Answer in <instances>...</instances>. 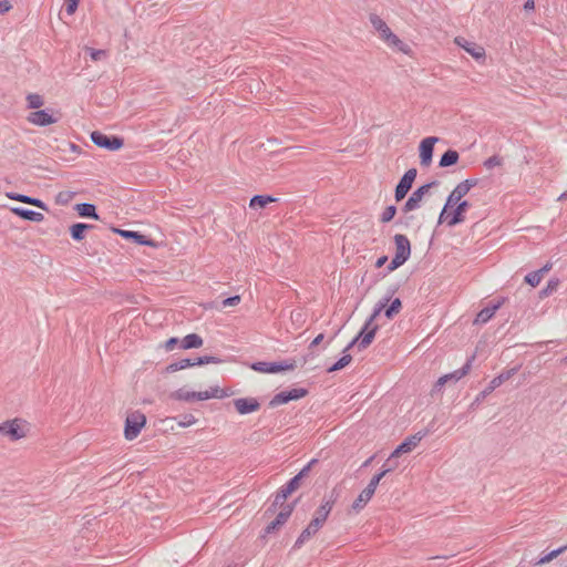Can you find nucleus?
<instances>
[{
    "mask_svg": "<svg viewBox=\"0 0 567 567\" xmlns=\"http://www.w3.org/2000/svg\"><path fill=\"white\" fill-rule=\"evenodd\" d=\"M316 463H317V460H316V458H312V460H311V461H310L306 466H303V467L300 470V472H299L297 475H295V477H296V478H299V482H301V480H302L303 477L308 476V474H309V472H310V470H311L312 465H313V464H316Z\"/></svg>",
    "mask_w": 567,
    "mask_h": 567,
    "instance_id": "8fccbe9b",
    "label": "nucleus"
},
{
    "mask_svg": "<svg viewBox=\"0 0 567 567\" xmlns=\"http://www.w3.org/2000/svg\"><path fill=\"white\" fill-rule=\"evenodd\" d=\"M370 22L372 27L380 33V38L390 47L396 49L400 52L408 53L410 48L406 43L399 39L391 29L388 27L385 21L378 14H370Z\"/></svg>",
    "mask_w": 567,
    "mask_h": 567,
    "instance_id": "f03ea898",
    "label": "nucleus"
},
{
    "mask_svg": "<svg viewBox=\"0 0 567 567\" xmlns=\"http://www.w3.org/2000/svg\"><path fill=\"white\" fill-rule=\"evenodd\" d=\"M401 309H402V302L399 298H395L391 301L390 305L388 302L386 306L383 308L384 316L388 319H392V318H394V316H396L401 311Z\"/></svg>",
    "mask_w": 567,
    "mask_h": 567,
    "instance_id": "f704fd0d",
    "label": "nucleus"
},
{
    "mask_svg": "<svg viewBox=\"0 0 567 567\" xmlns=\"http://www.w3.org/2000/svg\"><path fill=\"white\" fill-rule=\"evenodd\" d=\"M92 142L107 151H117L124 145V140L116 135H106L100 131H94L91 133Z\"/></svg>",
    "mask_w": 567,
    "mask_h": 567,
    "instance_id": "9d476101",
    "label": "nucleus"
},
{
    "mask_svg": "<svg viewBox=\"0 0 567 567\" xmlns=\"http://www.w3.org/2000/svg\"><path fill=\"white\" fill-rule=\"evenodd\" d=\"M478 184L477 178H467L463 182L458 183L455 188L450 193L446 198L445 205L440 213L439 224L443 223V218L446 214V210L450 207H453L456 203L464 200L463 197L468 194V192Z\"/></svg>",
    "mask_w": 567,
    "mask_h": 567,
    "instance_id": "7ed1b4c3",
    "label": "nucleus"
},
{
    "mask_svg": "<svg viewBox=\"0 0 567 567\" xmlns=\"http://www.w3.org/2000/svg\"><path fill=\"white\" fill-rule=\"evenodd\" d=\"M416 175V168H410L404 173V175L401 177L398 185L395 186L394 198L396 202L402 200L408 195V193L412 188Z\"/></svg>",
    "mask_w": 567,
    "mask_h": 567,
    "instance_id": "4468645a",
    "label": "nucleus"
},
{
    "mask_svg": "<svg viewBox=\"0 0 567 567\" xmlns=\"http://www.w3.org/2000/svg\"><path fill=\"white\" fill-rule=\"evenodd\" d=\"M323 338H324V334H323V333H319V334H318V336H317V337L311 341V343H310L309 348L311 349V348H315V347L319 346V344L322 342Z\"/></svg>",
    "mask_w": 567,
    "mask_h": 567,
    "instance_id": "bf43d9fd",
    "label": "nucleus"
},
{
    "mask_svg": "<svg viewBox=\"0 0 567 567\" xmlns=\"http://www.w3.org/2000/svg\"><path fill=\"white\" fill-rule=\"evenodd\" d=\"M300 486L299 478H296L295 476L290 478L285 485H282L279 489L282 492V495L289 496L295 491H297Z\"/></svg>",
    "mask_w": 567,
    "mask_h": 567,
    "instance_id": "58836bf2",
    "label": "nucleus"
},
{
    "mask_svg": "<svg viewBox=\"0 0 567 567\" xmlns=\"http://www.w3.org/2000/svg\"><path fill=\"white\" fill-rule=\"evenodd\" d=\"M234 406L239 414L245 415L258 411L260 403L256 398H238L234 400Z\"/></svg>",
    "mask_w": 567,
    "mask_h": 567,
    "instance_id": "6ab92c4d",
    "label": "nucleus"
},
{
    "mask_svg": "<svg viewBox=\"0 0 567 567\" xmlns=\"http://www.w3.org/2000/svg\"><path fill=\"white\" fill-rule=\"evenodd\" d=\"M398 456H400V455H399V452H398V451H396V449H395V450L391 453V455H390V457H389V460L386 461V463H385V464L388 465V463L391 461V458H394V457H398Z\"/></svg>",
    "mask_w": 567,
    "mask_h": 567,
    "instance_id": "0e129e2a",
    "label": "nucleus"
},
{
    "mask_svg": "<svg viewBox=\"0 0 567 567\" xmlns=\"http://www.w3.org/2000/svg\"><path fill=\"white\" fill-rule=\"evenodd\" d=\"M28 107L29 109H40L43 105V97L37 93H30L27 96Z\"/></svg>",
    "mask_w": 567,
    "mask_h": 567,
    "instance_id": "37998d69",
    "label": "nucleus"
},
{
    "mask_svg": "<svg viewBox=\"0 0 567 567\" xmlns=\"http://www.w3.org/2000/svg\"><path fill=\"white\" fill-rule=\"evenodd\" d=\"M558 281L550 280L547 286L540 291V296H548L551 291L556 290Z\"/></svg>",
    "mask_w": 567,
    "mask_h": 567,
    "instance_id": "5fc2aeb1",
    "label": "nucleus"
},
{
    "mask_svg": "<svg viewBox=\"0 0 567 567\" xmlns=\"http://www.w3.org/2000/svg\"><path fill=\"white\" fill-rule=\"evenodd\" d=\"M460 154L455 150H447L440 158V167H450L458 162Z\"/></svg>",
    "mask_w": 567,
    "mask_h": 567,
    "instance_id": "c756f323",
    "label": "nucleus"
},
{
    "mask_svg": "<svg viewBox=\"0 0 567 567\" xmlns=\"http://www.w3.org/2000/svg\"><path fill=\"white\" fill-rule=\"evenodd\" d=\"M566 197H567V193H563V194L559 196V198H558V199H559V200H561V199H565Z\"/></svg>",
    "mask_w": 567,
    "mask_h": 567,
    "instance_id": "774afa93",
    "label": "nucleus"
},
{
    "mask_svg": "<svg viewBox=\"0 0 567 567\" xmlns=\"http://www.w3.org/2000/svg\"><path fill=\"white\" fill-rule=\"evenodd\" d=\"M11 212L22 219L34 221V223H40L44 219L43 214L32 210V209L23 208V207H12Z\"/></svg>",
    "mask_w": 567,
    "mask_h": 567,
    "instance_id": "393cba45",
    "label": "nucleus"
},
{
    "mask_svg": "<svg viewBox=\"0 0 567 567\" xmlns=\"http://www.w3.org/2000/svg\"><path fill=\"white\" fill-rule=\"evenodd\" d=\"M192 360H193L194 367L208 364V363H221L224 361L223 359H220L218 357H214V355H202V357H196Z\"/></svg>",
    "mask_w": 567,
    "mask_h": 567,
    "instance_id": "79ce46f5",
    "label": "nucleus"
},
{
    "mask_svg": "<svg viewBox=\"0 0 567 567\" xmlns=\"http://www.w3.org/2000/svg\"><path fill=\"white\" fill-rule=\"evenodd\" d=\"M393 240L395 244V255L388 265L389 272L401 267L411 256V243L405 235L396 234L394 235Z\"/></svg>",
    "mask_w": 567,
    "mask_h": 567,
    "instance_id": "20e7f679",
    "label": "nucleus"
},
{
    "mask_svg": "<svg viewBox=\"0 0 567 567\" xmlns=\"http://www.w3.org/2000/svg\"><path fill=\"white\" fill-rule=\"evenodd\" d=\"M373 456H371L370 458H368L364 463H363V466H368L371 461H372Z\"/></svg>",
    "mask_w": 567,
    "mask_h": 567,
    "instance_id": "338daca9",
    "label": "nucleus"
},
{
    "mask_svg": "<svg viewBox=\"0 0 567 567\" xmlns=\"http://www.w3.org/2000/svg\"><path fill=\"white\" fill-rule=\"evenodd\" d=\"M146 424V416L141 411H133L127 414L124 425V436L132 441L138 436Z\"/></svg>",
    "mask_w": 567,
    "mask_h": 567,
    "instance_id": "423d86ee",
    "label": "nucleus"
},
{
    "mask_svg": "<svg viewBox=\"0 0 567 567\" xmlns=\"http://www.w3.org/2000/svg\"><path fill=\"white\" fill-rule=\"evenodd\" d=\"M391 471H393V466H386V464L383 465V470L375 474L369 482V484L367 485V489H370V492L374 495L375 493V489L380 483V481L388 474L390 473Z\"/></svg>",
    "mask_w": 567,
    "mask_h": 567,
    "instance_id": "7c9ffc66",
    "label": "nucleus"
},
{
    "mask_svg": "<svg viewBox=\"0 0 567 567\" xmlns=\"http://www.w3.org/2000/svg\"><path fill=\"white\" fill-rule=\"evenodd\" d=\"M85 51L89 53L92 61H100L107 56V52L105 50L85 48Z\"/></svg>",
    "mask_w": 567,
    "mask_h": 567,
    "instance_id": "de8ad7c7",
    "label": "nucleus"
},
{
    "mask_svg": "<svg viewBox=\"0 0 567 567\" xmlns=\"http://www.w3.org/2000/svg\"><path fill=\"white\" fill-rule=\"evenodd\" d=\"M225 393L219 386H214L209 391H187L185 389H178L169 394V398L177 401L192 402L195 400L205 401L212 398H223Z\"/></svg>",
    "mask_w": 567,
    "mask_h": 567,
    "instance_id": "39448f33",
    "label": "nucleus"
},
{
    "mask_svg": "<svg viewBox=\"0 0 567 567\" xmlns=\"http://www.w3.org/2000/svg\"><path fill=\"white\" fill-rule=\"evenodd\" d=\"M439 185L437 181L430 182L427 184H424L420 187H417L409 197V199L405 202V204L402 207V210L404 213H410L412 210H415L420 207V204L424 197L425 194L429 193V190L432 187H435Z\"/></svg>",
    "mask_w": 567,
    "mask_h": 567,
    "instance_id": "9b49d317",
    "label": "nucleus"
},
{
    "mask_svg": "<svg viewBox=\"0 0 567 567\" xmlns=\"http://www.w3.org/2000/svg\"><path fill=\"white\" fill-rule=\"evenodd\" d=\"M542 271H532L525 276V282L532 287H536L542 280Z\"/></svg>",
    "mask_w": 567,
    "mask_h": 567,
    "instance_id": "49530a36",
    "label": "nucleus"
},
{
    "mask_svg": "<svg viewBox=\"0 0 567 567\" xmlns=\"http://www.w3.org/2000/svg\"><path fill=\"white\" fill-rule=\"evenodd\" d=\"M535 9V0H526L524 3V10L530 11Z\"/></svg>",
    "mask_w": 567,
    "mask_h": 567,
    "instance_id": "052dcab7",
    "label": "nucleus"
},
{
    "mask_svg": "<svg viewBox=\"0 0 567 567\" xmlns=\"http://www.w3.org/2000/svg\"><path fill=\"white\" fill-rule=\"evenodd\" d=\"M566 549H567V546H561V547H559L557 549H554V550L549 551L545 556L540 557L537 560L536 565H544V564H547V563L551 561L554 558H556L560 554H563Z\"/></svg>",
    "mask_w": 567,
    "mask_h": 567,
    "instance_id": "ea45409f",
    "label": "nucleus"
},
{
    "mask_svg": "<svg viewBox=\"0 0 567 567\" xmlns=\"http://www.w3.org/2000/svg\"><path fill=\"white\" fill-rule=\"evenodd\" d=\"M373 494L370 492V489L364 488L357 499L352 504V508L355 512H360L372 498Z\"/></svg>",
    "mask_w": 567,
    "mask_h": 567,
    "instance_id": "473e14b6",
    "label": "nucleus"
},
{
    "mask_svg": "<svg viewBox=\"0 0 567 567\" xmlns=\"http://www.w3.org/2000/svg\"><path fill=\"white\" fill-rule=\"evenodd\" d=\"M91 228H93V226L89 225V224H84V223L73 224L70 227V234H71L72 239H74L75 241L83 240L85 237V231Z\"/></svg>",
    "mask_w": 567,
    "mask_h": 567,
    "instance_id": "c85d7f7f",
    "label": "nucleus"
},
{
    "mask_svg": "<svg viewBox=\"0 0 567 567\" xmlns=\"http://www.w3.org/2000/svg\"><path fill=\"white\" fill-rule=\"evenodd\" d=\"M351 361H352L351 354L342 353V357L337 362H334L332 365H330L327 369V372L332 373V372L339 371V370L343 369L344 367H347Z\"/></svg>",
    "mask_w": 567,
    "mask_h": 567,
    "instance_id": "4c0bfd02",
    "label": "nucleus"
},
{
    "mask_svg": "<svg viewBox=\"0 0 567 567\" xmlns=\"http://www.w3.org/2000/svg\"><path fill=\"white\" fill-rule=\"evenodd\" d=\"M114 233H117L120 236H122L125 239L132 240L133 243L142 246H151L154 247L155 243L146 237L145 235L141 234L140 231L134 230H124L118 228H112Z\"/></svg>",
    "mask_w": 567,
    "mask_h": 567,
    "instance_id": "412c9836",
    "label": "nucleus"
},
{
    "mask_svg": "<svg viewBox=\"0 0 567 567\" xmlns=\"http://www.w3.org/2000/svg\"><path fill=\"white\" fill-rule=\"evenodd\" d=\"M505 298H499L492 301L488 306L484 307L474 319L475 324H484L488 322L495 312L504 305Z\"/></svg>",
    "mask_w": 567,
    "mask_h": 567,
    "instance_id": "a211bd4d",
    "label": "nucleus"
},
{
    "mask_svg": "<svg viewBox=\"0 0 567 567\" xmlns=\"http://www.w3.org/2000/svg\"><path fill=\"white\" fill-rule=\"evenodd\" d=\"M65 1V11L68 14H73L79 6L80 0H64Z\"/></svg>",
    "mask_w": 567,
    "mask_h": 567,
    "instance_id": "864d4df0",
    "label": "nucleus"
},
{
    "mask_svg": "<svg viewBox=\"0 0 567 567\" xmlns=\"http://www.w3.org/2000/svg\"><path fill=\"white\" fill-rule=\"evenodd\" d=\"M6 196L12 200H17V202H20L23 204H29V205L35 206L40 209L48 210L47 204L39 198L19 194V193H14V192H8L6 194Z\"/></svg>",
    "mask_w": 567,
    "mask_h": 567,
    "instance_id": "5701e85b",
    "label": "nucleus"
},
{
    "mask_svg": "<svg viewBox=\"0 0 567 567\" xmlns=\"http://www.w3.org/2000/svg\"><path fill=\"white\" fill-rule=\"evenodd\" d=\"M296 367V360L293 359L282 362L258 361L251 364L252 370L261 373H278L286 370H293Z\"/></svg>",
    "mask_w": 567,
    "mask_h": 567,
    "instance_id": "1a4fd4ad",
    "label": "nucleus"
},
{
    "mask_svg": "<svg viewBox=\"0 0 567 567\" xmlns=\"http://www.w3.org/2000/svg\"><path fill=\"white\" fill-rule=\"evenodd\" d=\"M287 495H282V492L278 489L274 496V499L270 506L267 508L265 514H274L278 508H281L285 505V501L287 499Z\"/></svg>",
    "mask_w": 567,
    "mask_h": 567,
    "instance_id": "e433bc0d",
    "label": "nucleus"
},
{
    "mask_svg": "<svg viewBox=\"0 0 567 567\" xmlns=\"http://www.w3.org/2000/svg\"><path fill=\"white\" fill-rule=\"evenodd\" d=\"M297 502L298 499H296L295 502L292 503H288V504H285L281 508H280V512L279 514H285V518L288 520V518L291 516L296 505H297Z\"/></svg>",
    "mask_w": 567,
    "mask_h": 567,
    "instance_id": "09e8293b",
    "label": "nucleus"
},
{
    "mask_svg": "<svg viewBox=\"0 0 567 567\" xmlns=\"http://www.w3.org/2000/svg\"><path fill=\"white\" fill-rule=\"evenodd\" d=\"M287 519L285 518V514H277L276 518L270 522L264 529L262 537L270 535L278 530L284 524H286Z\"/></svg>",
    "mask_w": 567,
    "mask_h": 567,
    "instance_id": "2f4dec72",
    "label": "nucleus"
},
{
    "mask_svg": "<svg viewBox=\"0 0 567 567\" xmlns=\"http://www.w3.org/2000/svg\"><path fill=\"white\" fill-rule=\"evenodd\" d=\"M308 394V390L305 388H295L288 391H281L272 396L269 402V406L275 408L281 404H286L293 400H299Z\"/></svg>",
    "mask_w": 567,
    "mask_h": 567,
    "instance_id": "ddd939ff",
    "label": "nucleus"
},
{
    "mask_svg": "<svg viewBox=\"0 0 567 567\" xmlns=\"http://www.w3.org/2000/svg\"><path fill=\"white\" fill-rule=\"evenodd\" d=\"M470 207L471 204L468 200H461L456 203L452 213L446 212L443 221H445L450 227L462 224L465 220V213Z\"/></svg>",
    "mask_w": 567,
    "mask_h": 567,
    "instance_id": "2eb2a0df",
    "label": "nucleus"
},
{
    "mask_svg": "<svg viewBox=\"0 0 567 567\" xmlns=\"http://www.w3.org/2000/svg\"><path fill=\"white\" fill-rule=\"evenodd\" d=\"M203 338L197 333H189L181 340V348L184 350L196 349L203 346Z\"/></svg>",
    "mask_w": 567,
    "mask_h": 567,
    "instance_id": "cd10ccee",
    "label": "nucleus"
},
{
    "mask_svg": "<svg viewBox=\"0 0 567 567\" xmlns=\"http://www.w3.org/2000/svg\"><path fill=\"white\" fill-rule=\"evenodd\" d=\"M341 495V488L334 486L327 495H324L321 505L315 513V517L312 519H318L322 525L327 520L333 505L339 499Z\"/></svg>",
    "mask_w": 567,
    "mask_h": 567,
    "instance_id": "0eeeda50",
    "label": "nucleus"
},
{
    "mask_svg": "<svg viewBox=\"0 0 567 567\" xmlns=\"http://www.w3.org/2000/svg\"><path fill=\"white\" fill-rule=\"evenodd\" d=\"M551 268L550 264L545 265L543 268L538 269L537 271H542V277L545 272H547Z\"/></svg>",
    "mask_w": 567,
    "mask_h": 567,
    "instance_id": "e2e57ef3",
    "label": "nucleus"
},
{
    "mask_svg": "<svg viewBox=\"0 0 567 567\" xmlns=\"http://www.w3.org/2000/svg\"><path fill=\"white\" fill-rule=\"evenodd\" d=\"M12 8L8 0H0V14L8 12Z\"/></svg>",
    "mask_w": 567,
    "mask_h": 567,
    "instance_id": "13d9d810",
    "label": "nucleus"
},
{
    "mask_svg": "<svg viewBox=\"0 0 567 567\" xmlns=\"http://www.w3.org/2000/svg\"><path fill=\"white\" fill-rule=\"evenodd\" d=\"M28 121L38 126H47L56 123L59 117L54 116L50 110L45 109L31 112L28 116Z\"/></svg>",
    "mask_w": 567,
    "mask_h": 567,
    "instance_id": "f3484780",
    "label": "nucleus"
},
{
    "mask_svg": "<svg viewBox=\"0 0 567 567\" xmlns=\"http://www.w3.org/2000/svg\"><path fill=\"white\" fill-rule=\"evenodd\" d=\"M277 198L269 195H255L249 203L250 208H264L268 204L276 202Z\"/></svg>",
    "mask_w": 567,
    "mask_h": 567,
    "instance_id": "72a5a7b5",
    "label": "nucleus"
},
{
    "mask_svg": "<svg viewBox=\"0 0 567 567\" xmlns=\"http://www.w3.org/2000/svg\"><path fill=\"white\" fill-rule=\"evenodd\" d=\"M455 43L458 47L463 48L467 53H470L476 60H480L485 56V50L483 47H481L476 43L470 42L464 38H461V37L455 38Z\"/></svg>",
    "mask_w": 567,
    "mask_h": 567,
    "instance_id": "4be33fe9",
    "label": "nucleus"
},
{
    "mask_svg": "<svg viewBox=\"0 0 567 567\" xmlns=\"http://www.w3.org/2000/svg\"><path fill=\"white\" fill-rule=\"evenodd\" d=\"M437 141L439 137L429 136L420 143V163L422 166H429L432 163L434 145Z\"/></svg>",
    "mask_w": 567,
    "mask_h": 567,
    "instance_id": "dca6fc26",
    "label": "nucleus"
},
{
    "mask_svg": "<svg viewBox=\"0 0 567 567\" xmlns=\"http://www.w3.org/2000/svg\"><path fill=\"white\" fill-rule=\"evenodd\" d=\"M75 210L81 217L84 218H93V219H100L99 214L96 213V207L93 204L90 203H81L76 204Z\"/></svg>",
    "mask_w": 567,
    "mask_h": 567,
    "instance_id": "bb28decb",
    "label": "nucleus"
},
{
    "mask_svg": "<svg viewBox=\"0 0 567 567\" xmlns=\"http://www.w3.org/2000/svg\"><path fill=\"white\" fill-rule=\"evenodd\" d=\"M174 419L181 427H188L197 422V419L193 414H182Z\"/></svg>",
    "mask_w": 567,
    "mask_h": 567,
    "instance_id": "c03bdc74",
    "label": "nucleus"
},
{
    "mask_svg": "<svg viewBox=\"0 0 567 567\" xmlns=\"http://www.w3.org/2000/svg\"><path fill=\"white\" fill-rule=\"evenodd\" d=\"M22 424H25V421L21 419L6 421L0 424V433L9 436L11 441H18L27 436Z\"/></svg>",
    "mask_w": 567,
    "mask_h": 567,
    "instance_id": "f8f14e48",
    "label": "nucleus"
},
{
    "mask_svg": "<svg viewBox=\"0 0 567 567\" xmlns=\"http://www.w3.org/2000/svg\"><path fill=\"white\" fill-rule=\"evenodd\" d=\"M179 339L176 337H172L168 340H166L164 348L166 351H172L175 349V347L179 343Z\"/></svg>",
    "mask_w": 567,
    "mask_h": 567,
    "instance_id": "4d7b16f0",
    "label": "nucleus"
},
{
    "mask_svg": "<svg viewBox=\"0 0 567 567\" xmlns=\"http://www.w3.org/2000/svg\"><path fill=\"white\" fill-rule=\"evenodd\" d=\"M430 432L431 431L429 429L419 431L415 434L408 436L401 444L406 452H411L422 439L430 434Z\"/></svg>",
    "mask_w": 567,
    "mask_h": 567,
    "instance_id": "a878e982",
    "label": "nucleus"
},
{
    "mask_svg": "<svg viewBox=\"0 0 567 567\" xmlns=\"http://www.w3.org/2000/svg\"><path fill=\"white\" fill-rule=\"evenodd\" d=\"M386 261H388V257L382 256V257L378 258V260L375 262V267L381 268Z\"/></svg>",
    "mask_w": 567,
    "mask_h": 567,
    "instance_id": "680f3d73",
    "label": "nucleus"
},
{
    "mask_svg": "<svg viewBox=\"0 0 567 567\" xmlns=\"http://www.w3.org/2000/svg\"><path fill=\"white\" fill-rule=\"evenodd\" d=\"M566 549H567V546H561V547H559L557 549H554V550L549 551L545 556L540 557L537 560L536 565H544V564H547V563L551 561L554 558H556L560 554H563Z\"/></svg>",
    "mask_w": 567,
    "mask_h": 567,
    "instance_id": "a19ab883",
    "label": "nucleus"
},
{
    "mask_svg": "<svg viewBox=\"0 0 567 567\" xmlns=\"http://www.w3.org/2000/svg\"><path fill=\"white\" fill-rule=\"evenodd\" d=\"M499 165H502V158L497 155H493L484 161V166L487 169H491V168H493L495 166H499Z\"/></svg>",
    "mask_w": 567,
    "mask_h": 567,
    "instance_id": "3c124183",
    "label": "nucleus"
},
{
    "mask_svg": "<svg viewBox=\"0 0 567 567\" xmlns=\"http://www.w3.org/2000/svg\"><path fill=\"white\" fill-rule=\"evenodd\" d=\"M475 360V354H472L467 360L466 362L464 363V365L451 373H447L445 374V377H447V383L449 382H457L460 381L462 378H464L466 374H468V372L471 371L472 369V364Z\"/></svg>",
    "mask_w": 567,
    "mask_h": 567,
    "instance_id": "b1692460",
    "label": "nucleus"
},
{
    "mask_svg": "<svg viewBox=\"0 0 567 567\" xmlns=\"http://www.w3.org/2000/svg\"><path fill=\"white\" fill-rule=\"evenodd\" d=\"M398 286L390 287L386 293L375 303L371 316L365 320L358 336L353 338L343 349V354H349V350H351L354 346L358 347L359 351H362L373 342L375 333L379 329V326L374 324L373 322L383 311V308L386 306V303L391 301L392 296L398 291Z\"/></svg>",
    "mask_w": 567,
    "mask_h": 567,
    "instance_id": "f257e3e1",
    "label": "nucleus"
},
{
    "mask_svg": "<svg viewBox=\"0 0 567 567\" xmlns=\"http://www.w3.org/2000/svg\"><path fill=\"white\" fill-rule=\"evenodd\" d=\"M240 300H241L240 296L235 295V296L224 299L221 305H223V308L233 307V306H237L240 302Z\"/></svg>",
    "mask_w": 567,
    "mask_h": 567,
    "instance_id": "603ef678",
    "label": "nucleus"
},
{
    "mask_svg": "<svg viewBox=\"0 0 567 567\" xmlns=\"http://www.w3.org/2000/svg\"><path fill=\"white\" fill-rule=\"evenodd\" d=\"M396 451L399 452V455L408 453L401 443L398 445Z\"/></svg>",
    "mask_w": 567,
    "mask_h": 567,
    "instance_id": "69168bd1",
    "label": "nucleus"
},
{
    "mask_svg": "<svg viewBox=\"0 0 567 567\" xmlns=\"http://www.w3.org/2000/svg\"><path fill=\"white\" fill-rule=\"evenodd\" d=\"M323 525L318 519H311L308 526L301 532L299 537L293 544L292 549H299L302 545L316 535Z\"/></svg>",
    "mask_w": 567,
    "mask_h": 567,
    "instance_id": "aec40b11",
    "label": "nucleus"
},
{
    "mask_svg": "<svg viewBox=\"0 0 567 567\" xmlns=\"http://www.w3.org/2000/svg\"><path fill=\"white\" fill-rule=\"evenodd\" d=\"M447 383V377L442 375L437 379V381L435 382V384L433 385V389H432V392L435 393V392H440L443 388L444 384Z\"/></svg>",
    "mask_w": 567,
    "mask_h": 567,
    "instance_id": "6e6d98bb",
    "label": "nucleus"
},
{
    "mask_svg": "<svg viewBox=\"0 0 567 567\" xmlns=\"http://www.w3.org/2000/svg\"><path fill=\"white\" fill-rule=\"evenodd\" d=\"M190 367H194L193 360L189 358H185V359H181V360L169 363L166 367V372L173 373V372H176V371H179V370H183L186 368H190Z\"/></svg>",
    "mask_w": 567,
    "mask_h": 567,
    "instance_id": "c9c22d12",
    "label": "nucleus"
},
{
    "mask_svg": "<svg viewBox=\"0 0 567 567\" xmlns=\"http://www.w3.org/2000/svg\"><path fill=\"white\" fill-rule=\"evenodd\" d=\"M396 214V207L394 205H390L385 207V209L382 212L380 216V221L385 224L391 221Z\"/></svg>",
    "mask_w": 567,
    "mask_h": 567,
    "instance_id": "a18cd8bd",
    "label": "nucleus"
},
{
    "mask_svg": "<svg viewBox=\"0 0 567 567\" xmlns=\"http://www.w3.org/2000/svg\"><path fill=\"white\" fill-rule=\"evenodd\" d=\"M518 369V367L512 368L493 378L488 386L484 389L472 402L471 409H474V406L478 405L489 393L494 392L496 388L501 386L505 381L509 380L514 374H516Z\"/></svg>",
    "mask_w": 567,
    "mask_h": 567,
    "instance_id": "6e6552de",
    "label": "nucleus"
}]
</instances>
